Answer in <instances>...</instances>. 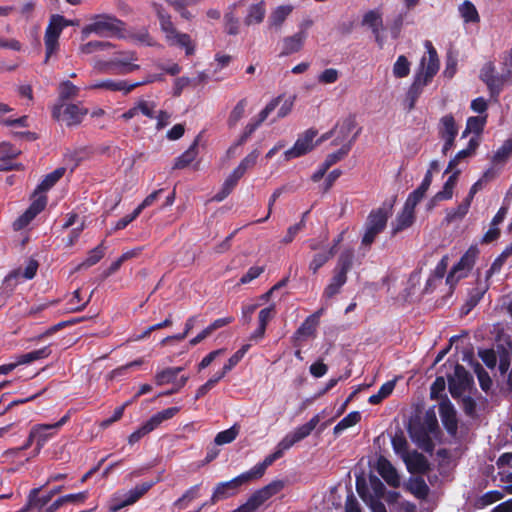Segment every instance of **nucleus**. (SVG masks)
I'll return each mask as SVG.
<instances>
[{"label": "nucleus", "instance_id": "obj_1", "mask_svg": "<svg viewBox=\"0 0 512 512\" xmlns=\"http://www.w3.org/2000/svg\"><path fill=\"white\" fill-rule=\"evenodd\" d=\"M424 46L427 50V56L422 57L419 69L407 91L409 109H413L415 107V104L423 93L424 88L432 82L434 76L439 70V58L432 42L426 40Z\"/></svg>", "mask_w": 512, "mask_h": 512}, {"label": "nucleus", "instance_id": "obj_2", "mask_svg": "<svg viewBox=\"0 0 512 512\" xmlns=\"http://www.w3.org/2000/svg\"><path fill=\"white\" fill-rule=\"evenodd\" d=\"M125 23L112 14H96L91 17V23L85 25L81 30L82 38L91 34L100 37L122 36Z\"/></svg>", "mask_w": 512, "mask_h": 512}, {"label": "nucleus", "instance_id": "obj_3", "mask_svg": "<svg viewBox=\"0 0 512 512\" xmlns=\"http://www.w3.org/2000/svg\"><path fill=\"white\" fill-rule=\"evenodd\" d=\"M61 21L62 20L58 18V14H53L50 16L48 25L45 29V64H47L50 58L56 55L60 50L59 38L64 30V25H62Z\"/></svg>", "mask_w": 512, "mask_h": 512}, {"label": "nucleus", "instance_id": "obj_4", "mask_svg": "<svg viewBox=\"0 0 512 512\" xmlns=\"http://www.w3.org/2000/svg\"><path fill=\"white\" fill-rule=\"evenodd\" d=\"M478 253V248L476 246H471L452 267L446 278V283L451 289L457 285L459 280L467 277L475 264Z\"/></svg>", "mask_w": 512, "mask_h": 512}, {"label": "nucleus", "instance_id": "obj_5", "mask_svg": "<svg viewBox=\"0 0 512 512\" xmlns=\"http://www.w3.org/2000/svg\"><path fill=\"white\" fill-rule=\"evenodd\" d=\"M250 481L251 479L249 474L244 472L229 481L220 482L215 486L212 496L208 502L210 505H214L218 501L234 496L238 493L242 485L247 484Z\"/></svg>", "mask_w": 512, "mask_h": 512}, {"label": "nucleus", "instance_id": "obj_6", "mask_svg": "<svg viewBox=\"0 0 512 512\" xmlns=\"http://www.w3.org/2000/svg\"><path fill=\"white\" fill-rule=\"evenodd\" d=\"M474 384L472 375L461 364H456L454 375L448 376V388L454 399H459Z\"/></svg>", "mask_w": 512, "mask_h": 512}, {"label": "nucleus", "instance_id": "obj_7", "mask_svg": "<svg viewBox=\"0 0 512 512\" xmlns=\"http://www.w3.org/2000/svg\"><path fill=\"white\" fill-rule=\"evenodd\" d=\"M317 130L310 128L298 137L293 147L284 152V158L289 161L301 157L314 148L313 139L317 135Z\"/></svg>", "mask_w": 512, "mask_h": 512}, {"label": "nucleus", "instance_id": "obj_8", "mask_svg": "<svg viewBox=\"0 0 512 512\" xmlns=\"http://www.w3.org/2000/svg\"><path fill=\"white\" fill-rule=\"evenodd\" d=\"M62 106H55L52 111V116L56 120H62L67 126L79 125L83 117L88 113L86 108L80 107L77 104H68L61 113Z\"/></svg>", "mask_w": 512, "mask_h": 512}, {"label": "nucleus", "instance_id": "obj_9", "mask_svg": "<svg viewBox=\"0 0 512 512\" xmlns=\"http://www.w3.org/2000/svg\"><path fill=\"white\" fill-rule=\"evenodd\" d=\"M137 59V55L133 51H119L114 53L111 60L114 62L116 75H126L138 70L140 66L133 63Z\"/></svg>", "mask_w": 512, "mask_h": 512}, {"label": "nucleus", "instance_id": "obj_10", "mask_svg": "<svg viewBox=\"0 0 512 512\" xmlns=\"http://www.w3.org/2000/svg\"><path fill=\"white\" fill-rule=\"evenodd\" d=\"M479 77L487 85L491 94H499L503 83L511 81V79L503 77V74L500 77L495 75V66L492 62H487L483 65Z\"/></svg>", "mask_w": 512, "mask_h": 512}, {"label": "nucleus", "instance_id": "obj_11", "mask_svg": "<svg viewBox=\"0 0 512 512\" xmlns=\"http://www.w3.org/2000/svg\"><path fill=\"white\" fill-rule=\"evenodd\" d=\"M439 414L447 433L452 437L456 436L458 431L456 410L448 399L440 403Z\"/></svg>", "mask_w": 512, "mask_h": 512}, {"label": "nucleus", "instance_id": "obj_12", "mask_svg": "<svg viewBox=\"0 0 512 512\" xmlns=\"http://www.w3.org/2000/svg\"><path fill=\"white\" fill-rule=\"evenodd\" d=\"M408 430L412 440L419 448L427 453H432L434 451L435 444L431 438V432L417 424L410 425Z\"/></svg>", "mask_w": 512, "mask_h": 512}, {"label": "nucleus", "instance_id": "obj_13", "mask_svg": "<svg viewBox=\"0 0 512 512\" xmlns=\"http://www.w3.org/2000/svg\"><path fill=\"white\" fill-rule=\"evenodd\" d=\"M390 209L391 208L386 207L385 205L372 209L367 216L365 225L376 228L378 231H384L391 215Z\"/></svg>", "mask_w": 512, "mask_h": 512}, {"label": "nucleus", "instance_id": "obj_14", "mask_svg": "<svg viewBox=\"0 0 512 512\" xmlns=\"http://www.w3.org/2000/svg\"><path fill=\"white\" fill-rule=\"evenodd\" d=\"M415 208L409 206L406 202L404 203L402 211L397 215L396 221L392 226V236L412 226L415 221Z\"/></svg>", "mask_w": 512, "mask_h": 512}, {"label": "nucleus", "instance_id": "obj_15", "mask_svg": "<svg viewBox=\"0 0 512 512\" xmlns=\"http://www.w3.org/2000/svg\"><path fill=\"white\" fill-rule=\"evenodd\" d=\"M155 481L143 482L141 484L136 485L133 489H131L128 493L127 498L119 504L113 505L110 510L116 512L121 508L134 504L138 501L144 494H146L154 485Z\"/></svg>", "mask_w": 512, "mask_h": 512}, {"label": "nucleus", "instance_id": "obj_16", "mask_svg": "<svg viewBox=\"0 0 512 512\" xmlns=\"http://www.w3.org/2000/svg\"><path fill=\"white\" fill-rule=\"evenodd\" d=\"M90 89H104L109 91H121L124 94L130 93L137 88V84H132L126 80L106 79L97 81L90 85Z\"/></svg>", "mask_w": 512, "mask_h": 512}, {"label": "nucleus", "instance_id": "obj_17", "mask_svg": "<svg viewBox=\"0 0 512 512\" xmlns=\"http://www.w3.org/2000/svg\"><path fill=\"white\" fill-rule=\"evenodd\" d=\"M407 469L413 474H426L430 471V463L428 459L417 451L407 455L405 458Z\"/></svg>", "mask_w": 512, "mask_h": 512}, {"label": "nucleus", "instance_id": "obj_18", "mask_svg": "<svg viewBox=\"0 0 512 512\" xmlns=\"http://www.w3.org/2000/svg\"><path fill=\"white\" fill-rule=\"evenodd\" d=\"M180 411V407L174 406L164 409L156 414L152 415L145 423H143L144 429L148 432H152L158 428L164 421L173 418Z\"/></svg>", "mask_w": 512, "mask_h": 512}, {"label": "nucleus", "instance_id": "obj_19", "mask_svg": "<svg viewBox=\"0 0 512 512\" xmlns=\"http://www.w3.org/2000/svg\"><path fill=\"white\" fill-rule=\"evenodd\" d=\"M460 174V170H456L452 175L448 177L446 182L444 183L442 190L437 192L432 199L429 201V208H432L437 202L449 200L453 196V190L456 185L458 176Z\"/></svg>", "mask_w": 512, "mask_h": 512}, {"label": "nucleus", "instance_id": "obj_20", "mask_svg": "<svg viewBox=\"0 0 512 512\" xmlns=\"http://www.w3.org/2000/svg\"><path fill=\"white\" fill-rule=\"evenodd\" d=\"M306 38L307 33L303 30H300L292 36L285 37L283 39V50L281 55L286 56L300 51Z\"/></svg>", "mask_w": 512, "mask_h": 512}, {"label": "nucleus", "instance_id": "obj_21", "mask_svg": "<svg viewBox=\"0 0 512 512\" xmlns=\"http://www.w3.org/2000/svg\"><path fill=\"white\" fill-rule=\"evenodd\" d=\"M281 457V452L275 449L273 453L266 456L262 462L257 463L246 473L249 474L251 481L260 479L264 476L266 469Z\"/></svg>", "mask_w": 512, "mask_h": 512}, {"label": "nucleus", "instance_id": "obj_22", "mask_svg": "<svg viewBox=\"0 0 512 512\" xmlns=\"http://www.w3.org/2000/svg\"><path fill=\"white\" fill-rule=\"evenodd\" d=\"M438 135L440 138H456L458 135V126L453 114L449 113L442 116L438 124Z\"/></svg>", "mask_w": 512, "mask_h": 512}, {"label": "nucleus", "instance_id": "obj_23", "mask_svg": "<svg viewBox=\"0 0 512 512\" xmlns=\"http://www.w3.org/2000/svg\"><path fill=\"white\" fill-rule=\"evenodd\" d=\"M357 122L355 115H349L344 118L341 122H338L334 130L337 131V136L333 141V144L337 145L340 142L345 141L350 133L356 128Z\"/></svg>", "mask_w": 512, "mask_h": 512}, {"label": "nucleus", "instance_id": "obj_24", "mask_svg": "<svg viewBox=\"0 0 512 512\" xmlns=\"http://www.w3.org/2000/svg\"><path fill=\"white\" fill-rule=\"evenodd\" d=\"M199 136H197L189 148L175 158L173 169H184L188 167L198 155Z\"/></svg>", "mask_w": 512, "mask_h": 512}, {"label": "nucleus", "instance_id": "obj_25", "mask_svg": "<svg viewBox=\"0 0 512 512\" xmlns=\"http://www.w3.org/2000/svg\"><path fill=\"white\" fill-rule=\"evenodd\" d=\"M361 132V128H358V130L354 133L352 138L348 140L346 143H344L341 148L329 155H327L325 161L323 162L326 166V168H330L332 165L336 164L338 161L342 160L351 150L354 142L356 141L357 137L359 136Z\"/></svg>", "mask_w": 512, "mask_h": 512}, {"label": "nucleus", "instance_id": "obj_26", "mask_svg": "<svg viewBox=\"0 0 512 512\" xmlns=\"http://www.w3.org/2000/svg\"><path fill=\"white\" fill-rule=\"evenodd\" d=\"M347 279V276L333 272V276L331 277L329 284L323 290L322 298L330 300L339 294L341 288L346 284Z\"/></svg>", "mask_w": 512, "mask_h": 512}, {"label": "nucleus", "instance_id": "obj_27", "mask_svg": "<svg viewBox=\"0 0 512 512\" xmlns=\"http://www.w3.org/2000/svg\"><path fill=\"white\" fill-rule=\"evenodd\" d=\"M41 488H34L30 490L27 502L28 508H31V512H42L51 501L49 495H39Z\"/></svg>", "mask_w": 512, "mask_h": 512}, {"label": "nucleus", "instance_id": "obj_28", "mask_svg": "<svg viewBox=\"0 0 512 512\" xmlns=\"http://www.w3.org/2000/svg\"><path fill=\"white\" fill-rule=\"evenodd\" d=\"M378 472L382 478L392 487H398L400 478L396 469L388 460H380L378 464Z\"/></svg>", "mask_w": 512, "mask_h": 512}, {"label": "nucleus", "instance_id": "obj_29", "mask_svg": "<svg viewBox=\"0 0 512 512\" xmlns=\"http://www.w3.org/2000/svg\"><path fill=\"white\" fill-rule=\"evenodd\" d=\"M52 353L51 345L44 346L40 349L33 350L31 352L17 355L15 359H17V364L24 365L30 364L34 361L48 358Z\"/></svg>", "mask_w": 512, "mask_h": 512}, {"label": "nucleus", "instance_id": "obj_30", "mask_svg": "<svg viewBox=\"0 0 512 512\" xmlns=\"http://www.w3.org/2000/svg\"><path fill=\"white\" fill-rule=\"evenodd\" d=\"M66 168L59 167L52 171L51 173H48L44 179L38 184L35 192H47L50 190L65 174Z\"/></svg>", "mask_w": 512, "mask_h": 512}, {"label": "nucleus", "instance_id": "obj_31", "mask_svg": "<svg viewBox=\"0 0 512 512\" xmlns=\"http://www.w3.org/2000/svg\"><path fill=\"white\" fill-rule=\"evenodd\" d=\"M183 367H167L155 374V383L157 386L174 383L178 375L183 371Z\"/></svg>", "mask_w": 512, "mask_h": 512}, {"label": "nucleus", "instance_id": "obj_32", "mask_svg": "<svg viewBox=\"0 0 512 512\" xmlns=\"http://www.w3.org/2000/svg\"><path fill=\"white\" fill-rule=\"evenodd\" d=\"M354 261V251L352 249H346L339 255L337 264L333 272L347 276L351 270Z\"/></svg>", "mask_w": 512, "mask_h": 512}, {"label": "nucleus", "instance_id": "obj_33", "mask_svg": "<svg viewBox=\"0 0 512 512\" xmlns=\"http://www.w3.org/2000/svg\"><path fill=\"white\" fill-rule=\"evenodd\" d=\"M33 432H36V450L37 453L44 447L46 442L54 435L53 428L49 424H38L32 427Z\"/></svg>", "mask_w": 512, "mask_h": 512}, {"label": "nucleus", "instance_id": "obj_34", "mask_svg": "<svg viewBox=\"0 0 512 512\" xmlns=\"http://www.w3.org/2000/svg\"><path fill=\"white\" fill-rule=\"evenodd\" d=\"M459 14L465 23H479L480 16L475 5L465 0L458 8Z\"/></svg>", "mask_w": 512, "mask_h": 512}, {"label": "nucleus", "instance_id": "obj_35", "mask_svg": "<svg viewBox=\"0 0 512 512\" xmlns=\"http://www.w3.org/2000/svg\"><path fill=\"white\" fill-rule=\"evenodd\" d=\"M265 13L266 9L264 1L253 4L249 7L248 14L245 17L244 22L247 26L261 23L265 17Z\"/></svg>", "mask_w": 512, "mask_h": 512}, {"label": "nucleus", "instance_id": "obj_36", "mask_svg": "<svg viewBox=\"0 0 512 512\" xmlns=\"http://www.w3.org/2000/svg\"><path fill=\"white\" fill-rule=\"evenodd\" d=\"M320 422L319 414L314 415L307 423L298 426L292 433L297 442L308 437Z\"/></svg>", "mask_w": 512, "mask_h": 512}, {"label": "nucleus", "instance_id": "obj_37", "mask_svg": "<svg viewBox=\"0 0 512 512\" xmlns=\"http://www.w3.org/2000/svg\"><path fill=\"white\" fill-rule=\"evenodd\" d=\"M334 256V247H330L328 250L321 251L313 255L312 260L309 263V270L313 274H316L318 270L323 267L331 258Z\"/></svg>", "mask_w": 512, "mask_h": 512}, {"label": "nucleus", "instance_id": "obj_38", "mask_svg": "<svg viewBox=\"0 0 512 512\" xmlns=\"http://www.w3.org/2000/svg\"><path fill=\"white\" fill-rule=\"evenodd\" d=\"M503 497H504V494L501 491L491 490V491L484 493L477 499H475L473 506L476 509H483V508L501 500Z\"/></svg>", "mask_w": 512, "mask_h": 512}, {"label": "nucleus", "instance_id": "obj_39", "mask_svg": "<svg viewBox=\"0 0 512 512\" xmlns=\"http://www.w3.org/2000/svg\"><path fill=\"white\" fill-rule=\"evenodd\" d=\"M362 25L369 27L372 32H377L383 28L382 15L377 10H369L363 16Z\"/></svg>", "mask_w": 512, "mask_h": 512}, {"label": "nucleus", "instance_id": "obj_40", "mask_svg": "<svg viewBox=\"0 0 512 512\" xmlns=\"http://www.w3.org/2000/svg\"><path fill=\"white\" fill-rule=\"evenodd\" d=\"M201 483L190 487L185 493L174 502V506L179 509L187 507L188 503L200 497Z\"/></svg>", "mask_w": 512, "mask_h": 512}, {"label": "nucleus", "instance_id": "obj_41", "mask_svg": "<svg viewBox=\"0 0 512 512\" xmlns=\"http://www.w3.org/2000/svg\"><path fill=\"white\" fill-rule=\"evenodd\" d=\"M293 7L291 5L278 6L270 15L269 22L272 26H281L286 18L291 14Z\"/></svg>", "mask_w": 512, "mask_h": 512}, {"label": "nucleus", "instance_id": "obj_42", "mask_svg": "<svg viewBox=\"0 0 512 512\" xmlns=\"http://www.w3.org/2000/svg\"><path fill=\"white\" fill-rule=\"evenodd\" d=\"M169 41L185 48L186 55L188 56L193 55L195 52V46L192 44L190 36L186 33H179L176 30L171 34V39Z\"/></svg>", "mask_w": 512, "mask_h": 512}, {"label": "nucleus", "instance_id": "obj_43", "mask_svg": "<svg viewBox=\"0 0 512 512\" xmlns=\"http://www.w3.org/2000/svg\"><path fill=\"white\" fill-rule=\"evenodd\" d=\"M395 388V381H387L381 385L378 392L369 397L368 402L372 405L381 403L385 398L390 396Z\"/></svg>", "mask_w": 512, "mask_h": 512}, {"label": "nucleus", "instance_id": "obj_44", "mask_svg": "<svg viewBox=\"0 0 512 512\" xmlns=\"http://www.w3.org/2000/svg\"><path fill=\"white\" fill-rule=\"evenodd\" d=\"M239 434V426L234 424L230 428L219 432L215 438V445H224L233 442Z\"/></svg>", "mask_w": 512, "mask_h": 512}, {"label": "nucleus", "instance_id": "obj_45", "mask_svg": "<svg viewBox=\"0 0 512 512\" xmlns=\"http://www.w3.org/2000/svg\"><path fill=\"white\" fill-rule=\"evenodd\" d=\"M361 420V414L358 411L350 412L341 419L333 429L334 434H339L347 428L356 425Z\"/></svg>", "mask_w": 512, "mask_h": 512}, {"label": "nucleus", "instance_id": "obj_46", "mask_svg": "<svg viewBox=\"0 0 512 512\" xmlns=\"http://www.w3.org/2000/svg\"><path fill=\"white\" fill-rule=\"evenodd\" d=\"M112 47H114V45L108 41L93 40L82 44L79 50L82 54L89 55L97 51L110 49Z\"/></svg>", "mask_w": 512, "mask_h": 512}, {"label": "nucleus", "instance_id": "obj_47", "mask_svg": "<svg viewBox=\"0 0 512 512\" xmlns=\"http://www.w3.org/2000/svg\"><path fill=\"white\" fill-rule=\"evenodd\" d=\"M512 155V138L504 141L502 146L495 152L492 157L493 164H503Z\"/></svg>", "mask_w": 512, "mask_h": 512}, {"label": "nucleus", "instance_id": "obj_48", "mask_svg": "<svg viewBox=\"0 0 512 512\" xmlns=\"http://www.w3.org/2000/svg\"><path fill=\"white\" fill-rule=\"evenodd\" d=\"M105 246L104 242H101L98 246L93 248L88 252V256L86 259L81 263L80 266L82 267H91L95 264H97L105 255Z\"/></svg>", "mask_w": 512, "mask_h": 512}, {"label": "nucleus", "instance_id": "obj_49", "mask_svg": "<svg viewBox=\"0 0 512 512\" xmlns=\"http://www.w3.org/2000/svg\"><path fill=\"white\" fill-rule=\"evenodd\" d=\"M247 106V99L243 98L238 101L235 107L230 112V115L227 120V125L229 128H233L237 125L240 119L244 116L245 108Z\"/></svg>", "mask_w": 512, "mask_h": 512}, {"label": "nucleus", "instance_id": "obj_50", "mask_svg": "<svg viewBox=\"0 0 512 512\" xmlns=\"http://www.w3.org/2000/svg\"><path fill=\"white\" fill-rule=\"evenodd\" d=\"M485 291L480 288H474L469 293L465 304L462 307V313L467 315L483 298Z\"/></svg>", "mask_w": 512, "mask_h": 512}, {"label": "nucleus", "instance_id": "obj_51", "mask_svg": "<svg viewBox=\"0 0 512 512\" xmlns=\"http://www.w3.org/2000/svg\"><path fill=\"white\" fill-rule=\"evenodd\" d=\"M410 66L411 64L406 56H398L396 62L393 65V75L396 78L407 77L410 73Z\"/></svg>", "mask_w": 512, "mask_h": 512}, {"label": "nucleus", "instance_id": "obj_52", "mask_svg": "<svg viewBox=\"0 0 512 512\" xmlns=\"http://www.w3.org/2000/svg\"><path fill=\"white\" fill-rule=\"evenodd\" d=\"M417 425L431 432L432 435H436L439 433L438 420L435 412L432 410H428L425 413L423 423H418Z\"/></svg>", "mask_w": 512, "mask_h": 512}, {"label": "nucleus", "instance_id": "obj_53", "mask_svg": "<svg viewBox=\"0 0 512 512\" xmlns=\"http://www.w3.org/2000/svg\"><path fill=\"white\" fill-rule=\"evenodd\" d=\"M488 115L484 116H471L467 119L466 125L468 126V130H471L472 133L476 135H480L483 133L485 125L487 123Z\"/></svg>", "mask_w": 512, "mask_h": 512}, {"label": "nucleus", "instance_id": "obj_54", "mask_svg": "<svg viewBox=\"0 0 512 512\" xmlns=\"http://www.w3.org/2000/svg\"><path fill=\"white\" fill-rule=\"evenodd\" d=\"M318 324L313 321L312 317H307L303 323L300 325V327L295 332V337L297 338H307L312 336L315 331Z\"/></svg>", "mask_w": 512, "mask_h": 512}, {"label": "nucleus", "instance_id": "obj_55", "mask_svg": "<svg viewBox=\"0 0 512 512\" xmlns=\"http://www.w3.org/2000/svg\"><path fill=\"white\" fill-rule=\"evenodd\" d=\"M512 255V249L507 246L503 252L493 261L490 268L487 271V277L492 276L495 273H498L503 264L506 262L507 258Z\"/></svg>", "mask_w": 512, "mask_h": 512}, {"label": "nucleus", "instance_id": "obj_56", "mask_svg": "<svg viewBox=\"0 0 512 512\" xmlns=\"http://www.w3.org/2000/svg\"><path fill=\"white\" fill-rule=\"evenodd\" d=\"M237 183L234 179H232L230 176H228L224 183L222 184L221 189L214 195L213 200L217 202H221L224 199H226L229 194L234 190V188L237 186Z\"/></svg>", "mask_w": 512, "mask_h": 512}, {"label": "nucleus", "instance_id": "obj_57", "mask_svg": "<svg viewBox=\"0 0 512 512\" xmlns=\"http://www.w3.org/2000/svg\"><path fill=\"white\" fill-rule=\"evenodd\" d=\"M79 88L71 81H63L59 86V97L61 100H68L78 95Z\"/></svg>", "mask_w": 512, "mask_h": 512}, {"label": "nucleus", "instance_id": "obj_58", "mask_svg": "<svg viewBox=\"0 0 512 512\" xmlns=\"http://www.w3.org/2000/svg\"><path fill=\"white\" fill-rule=\"evenodd\" d=\"M157 15L161 29L166 33L167 39L170 40L171 34L176 31L173 22L171 21L170 15L160 9L157 11Z\"/></svg>", "mask_w": 512, "mask_h": 512}, {"label": "nucleus", "instance_id": "obj_59", "mask_svg": "<svg viewBox=\"0 0 512 512\" xmlns=\"http://www.w3.org/2000/svg\"><path fill=\"white\" fill-rule=\"evenodd\" d=\"M308 213H309L308 211H307V212H305V213L303 214V217H302V219L300 220V222H298V223H296V224H294V225H292V226H290V227L288 228L287 233H286V235L284 236V238H283V240H282V242H283L284 244H289V243H291V242L294 240V238L296 237V235H297V234H298L302 229H304V227H305V216H306Z\"/></svg>", "mask_w": 512, "mask_h": 512}, {"label": "nucleus", "instance_id": "obj_60", "mask_svg": "<svg viewBox=\"0 0 512 512\" xmlns=\"http://www.w3.org/2000/svg\"><path fill=\"white\" fill-rule=\"evenodd\" d=\"M224 19L226 32L229 35H237L239 33V19L235 16V14L230 11L225 14Z\"/></svg>", "mask_w": 512, "mask_h": 512}, {"label": "nucleus", "instance_id": "obj_61", "mask_svg": "<svg viewBox=\"0 0 512 512\" xmlns=\"http://www.w3.org/2000/svg\"><path fill=\"white\" fill-rule=\"evenodd\" d=\"M428 189L424 187V185H419L414 191H412L407 199L406 203H408L409 206L416 207L419 202L424 198L426 192Z\"/></svg>", "mask_w": 512, "mask_h": 512}, {"label": "nucleus", "instance_id": "obj_62", "mask_svg": "<svg viewBox=\"0 0 512 512\" xmlns=\"http://www.w3.org/2000/svg\"><path fill=\"white\" fill-rule=\"evenodd\" d=\"M446 387V382L444 377L438 376L432 383L430 387V398L433 400H437L442 396Z\"/></svg>", "mask_w": 512, "mask_h": 512}, {"label": "nucleus", "instance_id": "obj_63", "mask_svg": "<svg viewBox=\"0 0 512 512\" xmlns=\"http://www.w3.org/2000/svg\"><path fill=\"white\" fill-rule=\"evenodd\" d=\"M138 113H142L144 116L154 119L156 104L153 101L140 100L136 104Z\"/></svg>", "mask_w": 512, "mask_h": 512}, {"label": "nucleus", "instance_id": "obj_64", "mask_svg": "<svg viewBox=\"0 0 512 512\" xmlns=\"http://www.w3.org/2000/svg\"><path fill=\"white\" fill-rule=\"evenodd\" d=\"M338 78L339 71L335 68H328L318 75V82L321 84H333Z\"/></svg>", "mask_w": 512, "mask_h": 512}]
</instances>
